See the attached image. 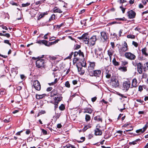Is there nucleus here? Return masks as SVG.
Listing matches in <instances>:
<instances>
[{
	"mask_svg": "<svg viewBox=\"0 0 148 148\" xmlns=\"http://www.w3.org/2000/svg\"><path fill=\"white\" fill-rule=\"evenodd\" d=\"M10 118H8V119H5L3 120V121L5 123H8L10 121Z\"/></svg>",
	"mask_w": 148,
	"mask_h": 148,
	"instance_id": "nucleus-45",
	"label": "nucleus"
},
{
	"mask_svg": "<svg viewBox=\"0 0 148 148\" xmlns=\"http://www.w3.org/2000/svg\"><path fill=\"white\" fill-rule=\"evenodd\" d=\"M117 21H126L125 18L123 17V18H118L115 19Z\"/></svg>",
	"mask_w": 148,
	"mask_h": 148,
	"instance_id": "nucleus-36",
	"label": "nucleus"
},
{
	"mask_svg": "<svg viewBox=\"0 0 148 148\" xmlns=\"http://www.w3.org/2000/svg\"><path fill=\"white\" fill-rule=\"evenodd\" d=\"M36 97L37 99H40L43 97L42 95H36Z\"/></svg>",
	"mask_w": 148,
	"mask_h": 148,
	"instance_id": "nucleus-34",
	"label": "nucleus"
},
{
	"mask_svg": "<svg viewBox=\"0 0 148 148\" xmlns=\"http://www.w3.org/2000/svg\"><path fill=\"white\" fill-rule=\"evenodd\" d=\"M58 81V79L57 78H56L55 79L54 82H52L51 83H49V84L50 85H53L54 84H55Z\"/></svg>",
	"mask_w": 148,
	"mask_h": 148,
	"instance_id": "nucleus-30",
	"label": "nucleus"
},
{
	"mask_svg": "<svg viewBox=\"0 0 148 148\" xmlns=\"http://www.w3.org/2000/svg\"><path fill=\"white\" fill-rule=\"evenodd\" d=\"M73 52H71V53L70 55L69 56H68L67 58V59H69L71 58V56L73 55Z\"/></svg>",
	"mask_w": 148,
	"mask_h": 148,
	"instance_id": "nucleus-55",
	"label": "nucleus"
},
{
	"mask_svg": "<svg viewBox=\"0 0 148 148\" xmlns=\"http://www.w3.org/2000/svg\"><path fill=\"white\" fill-rule=\"evenodd\" d=\"M46 14V13H44L43 14H40L39 15V17L38 18V20H39L41 18H42Z\"/></svg>",
	"mask_w": 148,
	"mask_h": 148,
	"instance_id": "nucleus-33",
	"label": "nucleus"
},
{
	"mask_svg": "<svg viewBox=\"0 0 148 148\" xmlns=\"http://www.w3.org/2000/svg\"><path fill=\"white\" fill-rule=\"evenodd\" d=\"M60 94L58 93L57 90L56 89H54L51 92V96L53 97Z\"/></svg>",
	"mask_w": 148,
	"mask_h": 148,
	"instance_id": "nucleus-14",
	"label": "nucleus"
},
{
	"mask_svg": "<svg viewBox=\"0 0 148 148\" xmlns=\"http://www.w3.org/2000/svg\"><path fill=\"white\" fill-rule=\"evenodd\" d=\"M78 55V52H74V57H76Z\"/></svg>",
	"mask_w": 148,
	"mask_h": 148,
	"instance_id": "nucleus-64",
	"label": "nucleus"
},
{
	"mask_svg": "<svg viewBox=\"0 0 148 148\" xmlns=\"http://www.w3.org/2000/svg\"><path fill=\"white\" fill-rule=\"evenodd\" d=\"M138 71L140 74H141L142 73V68L137 69Z\"/></svg>",
	"mask_w": 148,
	"mask_h": 148,
	"instance_id": "nucleus-50",
	"label": "nucleus"
},
{
	"mask_svg": "<svg viewBox=\"0 0 148 148\" xmlns=\"http://www.w3.org/2000/svg\"><path fill=\"white\" fill-rule=\"evenodd\" d=\"M99 35H95L92 36L90 38L88 39V41H86V44H89L90 45L93 46L95 45L96 41L98 39H99Z\"/></svg>",
	"mask_w": 148,
	"mask_h": 148,
	"instance_id": "nucleus-1",
	"label": "nucleus"
},
{
	"mask_svg": "<svg viewBox=\"0 0 148 148\" xmlns=\"http://www.w3.org/2000/svg\"><path fill=\"white\" fill-rule=\"evenodd\" d=\"M91 127V125L90 124H88L85 126L83 129V131H86L88 128H90Z\"/></svg>",
	"mask_w": 148,
	"mask_h": 148,
	"instance_id": "nucleus-23",
	"label": "nucleus"
},
{
	"mask_svg": "<svg viewBox=\"0 0 148 148\" xmlns=\"http://www.w3.org/2000/svg\"><path fill=\"white\" fill-rule=\"evenodd\" d=\"M55 15L54 14H53L50 18L49 19V21H50L51 20L55 19Z\"/></svg>",
	"mask_w": 148,
	"mask_h": 148,
	"instance_id": "nucleus-35",
	"label": "nucleus"
},
{
	"mask_svg": "<svg viewBox=\"0 0 148 148\" xmlns=\"http://www.w3.org/2000/svg\"><path fill=\"white\" fill-rule=\"evenodd\" d=\"M116 133L119 134V136H120L123 133V131L121 130H119L117 131L116 132Z\"/></svg>",
	"mask_w": 148,
	"mask_h": 148,
	"instance_id": "nucleus-48",
	"label": "nucleus"
},
{
	"mask_svg": "<svg viewBox=\"0 0 148 148\" xmlns=\"http://www.w3.org/2000/svg\"><path fill=\"white\" fill-rule=\"evenodd\" d=\"M52 88L51 87H49V88H48L47 89V91H51L52 89Z\"/></svg>",
	"mask_w": 148,
	"mask_h": 148,
	"instance_id": "nucleus-63",
	"label": "nucleus"
},
{
	"mask_svg": "<svg viewBox=\"0 0 148 148\" xmlns=\"http://www.w3.org/2000/svg\"><path fill=\"white\" fill-rule=\"evenodd\" d=\"M101 38H100L99 40L101 39V40H103V41H104L106 40L107 39V35L106 33H105V32H101Z\"/></svg>",
	"mask_w": 148,
	"mask_h": 148,
	"instance_id": "nucleus-9",
	"label": "nucleus"
},
{
	"mask_svg": "<svg viewBox=\"0 0 148 148\" xmlns=\"http://www.w3.org/2000/svg\"><path fill=\"white\" fill-rule=\"evenodd\" d=\"M110 44L111 45L112 48L113 49H114L115 47L114 43V42H111Z\"/></svg>",
	"mask_w": 148,
	"mask_h": 148,
	"instance_id": "nucleus-56",
	"label": "nucleus"
},
{
	"mask_svg": "<svg viewBox=\"0 0 148 148\" xmlns=\"http://www.w3.org/2000/svg\"><path fill=\"white\" fill-rule=\"evenodd\" d=\"M39 112L40 113V114H44L46 112L45 110H42L40 112Z\"/></svg>",
	"mask_w": 148,
	"mask_h": 148,
	"instance_id": "nucleus-62",
	"label": "nucleus"
},
{
	"mask_svg": "<svg viewBox=\"0 0 148 148\" xmlns=\"http://www.w3.org/2000/svg\"><path fill=\"white\" fill-rule=\"evenodd\" d=\"M77 67L78 71L80 74L83 75L85 73L84 70L83 69L82 67H79L77 65Z\"/></svg>",
	"mask_w": 148,
	"mask_h": 148,
	"instance_id": "nucleus-15",
	"label": "nucleus"
},
{
	"mask_svg": "<svg viewBox=\"0 0 148 148\" xmlns=\"http://www.w3.org/2000/svg\"><path fill=\"white\" fill-rule=\"evenodd\" d=\"M56 38L54 37H51L49 38V40L50 41H52L53 40H54Z\"/></svg>",
	"mask_w": 148,
	"mask_h": 148,
	"instance_id": "nucleus-60",
	"label": "nucleus"
},
{
	"mask_svg": "<svg viewBox=\"0 0 148 148\" xmlns=\"http://www.w3.org/2000/svg\"><path fill=\"white\" fill-rule=\"evenodd\" d=\"M41 130H42V132L43 134L46 135L47 134V132L46 130H44L43 129H42Z\"/></svg>",
	"mask_w": 148,
	"mask_h": 148,
	"instance_id": "nucleus-43",
	"label": "nucleus"
},
{
	"mask_svg": "<svg viewBox=\"0 0 148 148\" xmlns=\"http://www.w3.org/2000/svg\"><path fill=\"white\" fill-rule=\"evenodd\" d=\"M45 62V60L41 58L37 60L36 62V67L38 68H42L44 67Z\"/></svg>",
	"mask_w": 148,
	"mask_h": 148,
	"instance_id": "nucleus-2",
	"label": "nucleus"
},
{
	"mask_svg": "<svg viewBox=\"0 0 148 148\" xmlns=\"http://www.w3.org/2000/svg\"><path fill=\"white\" fill-rule=\"evenodd\" d=\"M66 148H76L74 146L70 144L66 145Z\"/></svg>",
	"mask_w": 148,
	"mask_h": 148,
	"instance_id": "nucleus-27",
	"label": "nucleus"
},
{
	"mask_svg": "<svg viewBox=\"0 0 148 148\" xmlns=\"http://www.w3.org/2000/svg\"><path fill=\"white\" fill-rule=\"evenodd\" d=\"M130 86V82L129 81H125L123 84V89L125 91H127Z\"/></svg>",
	"mask_w": 148,
	"mask_h": 148,
	"instance_id": "nucleus-5",
	"label": "nucleus"
},
{
	"mask_svg": "<svg viewBox=\"0 0 148 148\" xmlns=\"http://www.w3.org/2000/svg\"><path fill=\"white\" fill-rule=\"evenodd\" d=\"M95 134L96 135H100L102 134L101 131L99 128H96L95 130Z\"/></svg>",
	"mask_w": 148,
	"mask_h": 148,
	"instance_id": "nucleus-18",
	"label": "nucleus"
},
{
	"mask_svg": "<svg viewBox=\"0 0 148 148\" xmlns=\"http://www.w3.org/2000/svg\"><path fill=\"white\" fill-rule=\"evenodd\" d=\"M57 97H56L54 98L55 102L57 103H58L62 99V97L61 96V95H58Z\"/></svg>",
	"mask_w": 148,
	"mask_h": 148,
	"instance_id": "nucleus-11",
	"label": "nucleus"
},
{
	"mask_svg": "<svg viewBox=\"0 0 148 148\" xmlns=\"http://www.w3.org/2000/svg\"><path fill=\"white\" fill-rule=\"evenodd\" d=\"M4 42L5 43L8 44L10 46L11 45V44L9 42V40H4Z\"/></svg>",
	"mask_w": 148,
	"mask_h": 148,
	"instance_id": "nucleus-49",
	"label": "nucleus"
},
{
	"mask_svg": "<svg viewBox=\"0 0 148 148\" xmlns=\"http://www.w3.org/2000/svg\"><path fill=\"white\" fill-rule=\"evenodd\" d=\"M65 86L68 88H69L70 87V84L68 81H67L65 82Z\"/></svg>",
	"mask_w": 148,
	"mask_h": 148,
	"instance_id": "nucleus-38",
	"label": "nucleus"
},
{
	"mask_svg": "<svg viewBox=\"0 0 148 148\" xmlns=\"http://www.w3.org/2000/svg\"><path fill=\"white\" fill-rule=\"evenodd\" d=\"M143 132V129H140L138 130H137L136 131V132L137 133H139L140 132H141L142 133H143L144 132Z\"/></svg>",
	"mask_w": 148,
	"mask_h": 148,
	"instance_id": "nucleus-41",
	"label": "nucleus"
},
{
	"mask_svg": "<svg viewBox=\"0 0 148 148\" xmlns=\"http://www.w3.org/2000/svg\"><path fill=\"white\" fill-rule=\"evenodd\" d=\"M111 77V75L108 74V73H107L106 75V77L107 78H110Z\"/></svg>",
	"mask_w": 148,
	"mask_h": 148,
	"instance_id": "nucleus-54",
	"label": "nucleus"
},
{
	"mask_svg": "<svg viewBox=\"0 0 148 148\" xmlns=\"http://www.w3.org/2000/svg\"><path fill=\"white\" fill-rule=\"evenodd\" d=\"M122 65L123 66H125L128 63V62L126 61H122Z\"/></svg>",
	"mask_w": 148,
	"mask_h": 148,
	"instance_id": "nucleus-42",
	"label": "nucleus"
},
{
	"mask_svg": "<svg viewBox=\"0 0 148 148\" xmlns=\"http://www.w3.org/2000/svg\"><path fill=\"white\" fill-rule=\"evenodd\" d=\"M132 63V64L135 66H136L138 64L136 60L133 61Z\"/></svg>",
	"mask_w": 148,
	"mask_h": 148,
	"instance_id": "nucleus-44",
	"label": "nucleus"
},
{
	"mask_svg": "<svg viewBox=\"0 0 148 148\" xmlns=\"http://www.w3.org/2000/svg\"><path fill=\"white\" fill-rule=\"evenodd\" d=\"M3 36H6L8 38H9L10 37V35L8 33H7L5 34H4Z\"/></svg>",
	"mask_w": 148,
	"mask_h": 148,
	"instance_id": "nucleus-59",
	"label": "nucleus"
},
{
	"mask_svg": "<svg viewBox=\"0 0 148 148\" xmlns=\"http://www.w3.org/2000/svg\"><path fill=\"white\" fill-rule=\"evenodd\" d=\"M80 140L79 141V142H82L84 141L85 140V138L84 137H82L80 138Z\"/></svg>",
	"mask_w": 148,
	"mask_h": 148,
	"instance_id": "nucleus-47",
	"label": "nucleus"
},
{
	"mask_svg": "<svg viewBox=\"0 0 148 148\" xmlns=\"http://www.w3.org/2000/svg\"><path fill=\"white\" fill-rule=\"evenodd\" d=\"M53 12H58L59 13H61L62 11L60 10L57 8H55L53 9Z\"/></svg>",
	"mask_w": 148,
	"mask_h": 148,
	"instance_id": "nucleus-21",
	"label": "nucleus"
},
{
	"mask_svg": "<svg viewBox=\"0 0 148 148\" xmlns=\"http://www.w3.org/2000/svg\"><path fill=\"white\" fill-rule=\"evenodd\" d=\"M137 81L136 79L134 78L132 80V86L133 87H135L137 85Z\"/></svg>",
	"mask_w": 148,
	"mask_h": 148,
	"instance_id": "nucleus-19",
	"label": "nucleus"
},
{
	"mask_svg": "<svg viewBox=\"0 0 148 148\" xmlns=\"http://www.w3.org/2000/svg\"><path fill=\"white\" fill-rule=\"evenodd\" d=\"M137 69L142 68V64L140 63H138L137 64Z\"/></svg>",
	"mask_w": 148,
	"mask_h": 148,
	"instance_id": "nucleus-39",
	"label": "nucleus"
},
{
	"mask_svg": "<svg viewBox=\"0 0 148 148\" xmlns=\"http://www.w3.org/2000/svg\"><path fill=\"white\" fill-rule=\"evenodd\" d=\"M142 51L143 54H144L145 56H148V54L146 52V49L145 48H144L142 49Z\"/></svg>",
	"mask_w": 148,
	"mask_h": 148,
	"instance_id": "nucleus-24",
	"label": "nucleus"
},
{
	"mask_svg": "<svg viewBox=\"0 0 148 148\" xmlns=\"http://www.w3.org/2000/svg\"><path fill=\"white\" fill-rule=\"evenodd\" d=\"M95 65V63L94 62H90L89 64V65L88 67V70L89 72H90L91 70L94 69Z\"/></svg>",
	"mask_w": 148,
	"mask_h": 148,
	"instance_id": "nucleus-10",
	"label": "nucleus"
},
{
	"mask_svg": "<svg viewBox=\"0 0 148 148\" xmlns=\"http://www.w3.org/2000/svg\"><path fill=\"white\" fill-rule=\"evenodd\" d=\"M72 83L74 85H75L77 84V81L76 80H74L73 81Z\"/></svg>",
	"mask_w": 148,
	"mask_h": 148,
	"instance_id": "nucleus-61",
	"label": "nucleus"
},
{
	"mask_svg": "<svg viewBox=\"0 0 148 148\" xmlns=\"http://www.w3.org/2000/svg\"><path fill=\"white\" fill-rule=\"evenodd\" d=\"M42 44H44L46 46H48V42L47 41L43 40H42Z\"/></svg>",
	"mask_w": 148,
	"mask_h": 148,
	"instance_id": "nucleus-29",
	"label": "nucleus"
},
{
	"mask_svg": "<svg viewBox=\"0 0 148 148\" xmlns=\"http://www.w3.org/2000/svg\"><path fill=\"white\" fill-rule=\"evenodd\" d=\"M49 34V33H48L46 34H45L44 36V38L45 39H47L48 38L47 37V36Z\"/></svg>",
	"mask_w": 148,
	"mask_h": 148,
	"instance_id": "nucleus-58",
	"label": "nucleus"
},
{
	"mask_svg": "<svg viewBox=\"0 0 148 148\" xmlns=\"http://www.w3.org/2000/svg\"><path fill=\"white\" fill-rule=\"evenodd\" d=\"M101 71L100 70H95L93 72V75L94 76L99 77L101 75Z\"/></svg>",
	"mask_w": 148,
	"mask_h": 148,
	"instance_id": "nucleus-13",
	"label": "nucleus"
},
{
	"mask_svg": "<svg viewBox=\"0 0 148 148\" xmlns=\"http://www.w3.org/2000/svg\"><path fill=\"white\" fill-rule=\"evenodd\" d=\"M148 127V125L147 124H146L145 126L143 127V132H145V131L146 130V129H147V127Z\"/></svg>",
	"mask_w": 148,
	"mask_h": 148,
	"instance_id": "nucleus-37",
	"label": "nucleus"
},
{
	"mask_svg": "<svg viewBox=\"0 0 148 148\" xmlns=\"http://www.w3.org/2000/svg\"><path fill=\"white\" fill-rule=\"evenodd\" d=\"M97 98V97H96L92 98L91 99L92 101L93 102L95 101L96 100Z\"/></svg>",
	"mask_w": 148,
	"mask_h": 148,
	"instance_id": "nucleus-57",
	"label": "nucleus"
},
{
	"mask_svg": "<svg viewBox=\"0 0 148 148\" xmlns=\"http://www.w3.org/2000/svg\"><path fill=\"white\" fill-rule=\"evenodd\" d=\"M120 8L121 9L122 11V12H123V13H124L125 11V9L124 8H123L122 6H120Z\"/></svg>",
	"mask_w": 148,
	"mask_h": 148,
	"instance_id": "nucleus-52",
	"label": "nucleus"
},
{
	"mask_svg": "<svg viewBox=\"0 0 148 148\" xmlns=\"http://www.w3.org/2000/svg\"><path fill=\"white\" fill-rule=\"evenodd\" d=\"M79 38L84 41L85 43L86 41H88L89 39L88 34L86 33L84 34L81 37H79Z\"/></svg>",
	"mask_w": 148,
	"mask_h": 148,
	"instance_id": "nucleus-6",
	"label": "nucleus"
},
{
	"mask_svg": "<svg viewBox=\"0 0 148 148\" xmlns=\"http://www.w3.org/2000/svg\"><path fill=\"white\" fill-rule=\"evenodd\" d=\"M30 4V3H23L22 4V6L23 7H26L28 6Z\"/></svg>",
	"mask_w": 148,
	"mask_h": 148,
	"instance_id": "nucleus-32",
	"label": "nucleus"
},
{
	"mask_svg": "<svg viewBox=\"0 0 148 148\" xmlns=\"http://www.w3.org/2000/svg\"><path fill=\"white\" fill-rule=\"evenodd\" d=\"M90 119V117L89 115L86 114L85 116L86 121L88 122L89 121Z\"/></svg>",
	"mask_w": 148,
	"mask_h": 148,
	"instance_id": "nucleus-26",
	"label": "nucleus"
},
{
	"mask_svg": "<svg viewBox=\"0 0 148 148\" xmlns=\"http://www.w3.org/2000/svg\"><path fill=\"white\" fill-rule=\"evenodd\" d=\"M43 2L42 1H37L36 2V5H38V4H41Z\"/></svg>",
	"mask_w": 148,
	"mask_h": 148,
	"instance_id": "nucleus-53",
	"label": "nucleus"
},
{
	"mask_svg": "<svg viewBox=\"0 0 148 148\" xmlns=\"http://www.w3.org/2000/svg\"><path fill=\"white\" fill-rule=\"evenodd\" d=\"M128 50L127 44L125 42H124L123 46L121 49V51L125 52Z\"/></svg>",
	"mask_w": 148,
	"mask_h": 148,
	"instance_id": "nucleus-12",
	"label": "nucleus"
},
{
	"mask_svg": "<svg viewBox=\"0 0 148 148\" xmlns=\"http://www.w3.org/2000/svg\"><path fill=\"white\" fill-rule=\"evenodd\" d=\"M111 84L113 86L116 87L119 86V82L118 80L116 79H112L111 80Z\"/></svg>",
	"mask_w": 148,
	"mask_h": 148,
	"instance_id": "nucleus-7",
	"label": "nucleus"
},
{
	"mask_svg": "<svg viewBox=\"0 0 148 148\" xmlns=\"http://www.w3.org/2000/svg\"><path fill=\"white\" fill-rule=\"evenodd\" d=\"M112 63L115 66H118L119 65V62L116 61L115 58H114L112 60Z\"/></svg>",
	"mask_w": 148,
	"mask_h": 148,
	"instance_id": "nucleus-22",
	"label": "nucleus"
},
{
	"mask_svg": "<svg viewBox=\"0 0 148 148\" xmlns=\"http://www.w3.org/2000/svg\"><path fill=\"white\" fill-rule=\"evenodd\" d=\"M114 53L113 50L110 49L108 51V54L110 57V60H111V57Z\"/></svg>",
	"mask_w": 148,
	"mask_h": 148,
	"instance_id": "nucleus-17",
	"label": "nucleus"
},
{
	"mask_svg": "<svg viewBox=\"0 0 148 148\" xmlns=\"http://www.w3.org/2000/svg\"><path fill=\"white\" fill-rule=\"evenodd\" d=\"M121 69L123 71H127V68L126 67H123L121 68Z\"/></svg>",
	"mask_w": 148,
	"mask_h": 148,
	"instance_id": "nucleus-46",
	"label": "nucleus"
},
{
	"mask_svg": "<svg viewBox=\"0 0 148 148\" xmlns=\"http://www.w3.org/2000/svg\"><path fill=\"white\" fill-rule=\"evenodd\" d=\"M78 55L79 56H81L82 58H84V56L83 52H82L81 50H79L78 51Z\"/></svg>",
	"mask_w": 148,
	"mask_h": 148,
	"instance_id": "nucleus-28",
	"label": "nucleus"
},
{
	"mask_svg": "<svg viewBox=\"0 0 148 148\" xmlns=\"http://www.w3.org/2000/svg\"><path fill=\"white\" fill-rule=\"evenodd\" d=\"M94 119L95 121H100L101 122H102V118L99 115L97 116L94 117Z\"/></svg>",
	"mask_w": 148,
	"mask_h": 148,
	"instance_id": "nucleus-20",
	"label": "nucleus"
},
{
	"mask_svg": "<svg viewBox=\"0 0 148 148\" xmlns=\"http://www.w3.org/2000/svg\"><path fill=\"white\" fill-rule=\"evenodd\" d=\"M33 86L35 89L38 91L41 89V86L40 82L38 80L34 81L33 83Z\"/></svg>",
	"mask_w": 148,
	"mask_h": 148,
	"instance_id": "nucleus-4",
	"label": "nucleus"
},
{
	"mask_svg": "<svg viewBox=\"0 0 148 148\" xmlns=\"http://www.w3.org/2000/svg\"><path fill=\"white\" fill-rule=\"evenodd\" d=\"M143 90V88L141 86H139L138 87V90L141 91Z\"/></svg>",
	"mask_w": 148,
	"mask_h": 148,
	"instance_id": "nucleus-51",
	"label": "nucleus"
},
{
	"mask_svg": "<svg viewBox=\"0 0 148 148\" xmlns=\"http://www.w3.org/2000/svg\"><path fill=\"white\" fill-rule=\"evenodd\" d=\"M84 110L83 112L84 113H88L89 114H91L93 111V110H92L91 108H86L84 109Z\"/></svg>",
	"mask_w": 148,
	"mask_h": 148,
	"instance_id": "nucleus-16",
	"label": "nucleus"
},
{
	"mask_svg": "<svg viewBox=\"0 0 148 148\" xmlns=\"http://www.w3.org/2000/svg\"><path fill=\"white\" fill-rule=\"evenodd\" d=\"M65 106L63 104H62L59 107V109L62 110H64L65 109Z\"/></svg>",
	"mask_w": 148,
	"mask_h": 148,
	"instance_id": "nucleus-31",
	"label": "nucleus"
},
{
	"mask_svg": "<svg viewBox=\"0 0 148 148\" xmlns=\"http://www.w3.org/2000/svg\"><path fill=\"white\" fill-rule=\"evenodd\" d=\"M127 14L128 17L130 18H134L136 16L135 12L132 10L128 11Z\"/></svg>",
	"mask_w": 148,
	"mask_h": 148,
	"instance_id": "nucleus-8",
	"label": "nucleus"
},
{
	"mask_svg": "<svg viewBox=\"0 0 148 148\" xmlns=\"http://www.w3.org/2000/svg\"><path fill=\"white\" fill-rule=\"evenodd\" d=\"M132 44L136 47H137L138 45V44L137 42H136L134 41H133L132 42Z\"/></svg>",
	"mask_w": 148,
	"mask_h": 148,
	"instance_id": "nucleus-40",
	"label": "nucleus"
},
{
	"mask_svg": "<svg viewBox=\"0 0 148 148\" xmlns=\"http://www.w3.org/2000/svg\"><path fill=\"white\" fill-rule=\"evenodd\" d=\"M127 37L129 38L134 39L135 38V36L134 35L129 34L127 36Z\"/></svg>",
	"mask_w": 148,
	"mask_h": 148,
	"instance_id": "nucleus-25",
	"label": "nucleus"
},
{
	"mask_svg": "<svg viewBox=\"0 0 148 148\" xmlns=\"http://www.w3.org/2000/svg\"><path fill=\"white\" fill-rule=\"evenodd\" d=\"M124 56L126 58L131 60H134L136 58L135 55L130 52H126Z\"/></svg>",
	"mask_w": 148,
	"mask_h": 148,
	"instance_id": "nucleus-3",
	"label": "nucleus"
}]
</instances>
